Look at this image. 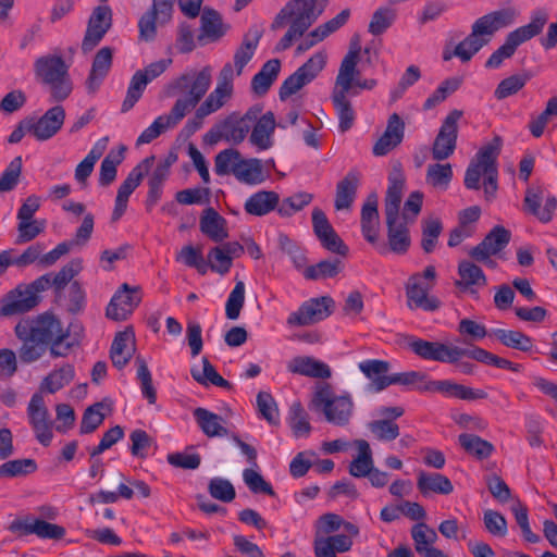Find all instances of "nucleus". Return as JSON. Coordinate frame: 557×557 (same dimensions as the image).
<instances>
[{
  "label": "nucleus",
  "mask_w": 557,
  "mask_h": 557,
  "mask_svg": "<svg viewBox=\"0 0 557 557\" xmlns=\"http://www.w3.org/2000/svg\"><path fill=\"white\" fill-rule=\"evenodd\" d=\"M14 333L22 343L18 349L20 360L26 364L38 361L48 350L52 358L66 357L74 346L69 341V331L49 312L21 320L15 325Z\"/></svg>",
  "instance_id": "nucleus-1"
},
{
  "label": "nucleus",
  "mask_w": 557,
  "mask_h": 557,
  "mask_svg": "<svg viewBox=\"0 0 557 557\" xmlns=\"http://www.w3.org/2000/svg\"><path fill=\"white\" fill-rule=\"evenodd\" d=\"M326 1L318 4V0H290L275 16L271 28L276 30L289 23V28L278 41L276 51L288 49L293 42L309 29L323 13Z\"/></svg>",
  "instance_id": "nucleus-2"
},
{
  "label": "nucleus",
  "mask_w": 557,
  "mask_h": 557,
  "mask_svg": "<svg viewBox=\"0 0 557 557\" xmlns=\"http://www.w3.org/2000/svg\"><path fill=\"white\" fill-rule=\"evenodd\" d=\"M502 149V139L496 136L492 141L480 148L470 161L465 173V186L468 189L478 190L483 177L484 197L486 201L495 198L498 185L497 158Z\"/></svg>",
  "instance_id": "nucleus-3"
},
{
  "label": "nucleus",
  "mask_w": 557,
  "mask_h": 557,
  "mask_svg": "<svg viewBox=\"0 0 557 557\" xmlns=\"http://www.w3.org/2000/svg\"><path fill=\"white\" fill-rule=\"evenodd\" d=\"M358 62L359 49H350L342 60L331 96L338 119V129L343 134L354 126L356 120L355 110L347 96L352 89L355 73H358Z\"/></svg>",
  "instance_id": "nucleus-4"
},
{
  "label": "nucleus",
  "mask_w": 557,
  "mask_h": 557,
  "mask_svg": "<svg viewBox=\"0 0 557 557\" xmlns=\"http://www.w3.org/2000/svg\"><path fill=\"white\" fill-rule=\"evenodd\" d=\"M212 83V70L205 66L200 71H189L171 82L168 86V94H181L172 110L183 120L207 94Z\"/></svg>",
  "instance_id": "nucleus-5"
},
{
  "label": "nucleus",
  "mask_w": 557,
  "mask_h": 557,
  "mask_svg": "<svg viewBox=\"0 0 557 557\" xmlns=\"http://www.w3.org/2000/svg\"><path fill=\"white\" fill-rule=\"evenodd\" d=\"M547 21V10L543 8L534 10L527 25L518 27L506 36L505 42L485 62V67L498 69L504 60L513 55L520 45L541 34Z\"/></svg>",
  "instance_id": "nucleus-6"
},
{
  "label": "nucleus",
  "mask_w": 557,
  "mask_h": 557,
  "mask_svg": "<svg viewBox=\"0 0 557 557\" xmlns=\"http://www.w3.org/2000/svg\"><path fill=\"white\" fill-rule=\"evenodd\" d=\"M36 77L49 87L55 101L65 100L72 92L73 86L69 69L60 55H42L34 63Z\"/></svg>",
  "instance_id": "nucleus-7"
},
{
  "label": "nucleus",
  "mask_w": 557,
  "mask_h": 557,
  "mask_svg": "<svg viewBox=\"0 0 557 557\" xmlns=\"http://www.w3.org/2000/svg\"><path fill=\"white\" fill-rule=\"evenodd\" d=\"M312 404L324 414L327 422L337 426L347 425L354 413V401L350 395H334L329 384L318 386Z\"/></svg>",
  "instance_id": "nucleus-8"
},
{
  "label": "nucleus",
  "mask_w": 557,
  "mask_h": 557,
  "mask_svg": "<svg viewBox=\"0 0 557 557\" xmlns=\"http://www.w3.org/2000/svg\"><path fill=\"white\" fill-rule=\"evenodd\" d=\"M327 55L325 51L315 52L306 63L289 75L281 85L280 98L285 100L304 86L311 83L325 67Z\"/></svg>",
  "instance_id": "nucleus-9"
},
{
  "label": "nucleus",
  "mask_w": 557,
  "mask_h": 557,
  "mask_svg": "<svg viewBox=\"0 0 557 557\" xmlns=\"http://www.w3.org/2000/svg\"><path fill=\"white\" fill-rule=\"evenodd\" d=\"M233 65L231 63H226L219 74L215 88L197 108L198 117H206L224 107L233 95Z\"/></svg>",
  "instance_id": "nucleus-10"
},
{
  "label": "nucleus",
  "mask_w": 557,
  "mask_h": 557,
  "mask_svg": "<svg viewBox=\"0 0 557 557\" xmlns=\"http://www.w3.org/2000/svg\"><path fill=\"white\" fill-rule=\"evenodd\" d=\"M523 209L540 222L548 223L557 209V199L542 185H531L525 190Z\"/></svg>",
  "instance_id": "nucleus-11"
},
{
  "label": "nucleus",
  "mask_w": 557,
  "mask_h": 557,
  "mask_svg": "<svg viewBox=\"0 0 557 557\" xmlns=\"http://www.w3.org/2000/svg\"><path fill=\"white\" fill-rule=\"evenodd\" d=\"M334 305V300L329 296L311 298L288 315L287 324L306 326L318 323L332 314Z\"/></svg>",
  "instance_id": "nucleus-12"
},
{
  "label": "nucleus",
  "mask_w": 557,
  "mask_h": 557,
  "mask_svg": "<svg viewBox=\"0 0 557 557\" xmlns=\"http://www.w3.org/2000/svg\"><path fill=\"white\" fill-rule=\"evenodd\" d=\"M462 111L453 110L444 119L432 146V158L436 161L448 159L455 151L458 138V121Z\"/></svg>",
  "instance_id": "nucleus-13"
},
{
  "label": "nucleus",
  "mask_w": 557,
  "mask_h": 557,
  "mask_svg": "<svg viewBox=\"0 0 557 557\" xmlns=\"http://www.w3.org/2000/svg\"><path fill=\"white\" fill-rule=\"evenodd\" d=\"M510 237L511 234L508 230L503 226H495L479 245L470 250L469 256L473 260L493 269L497 263L492 257L508 245Z\"/></svg>",
  "instance_id": "nucleus-14"
},
{
  "label": "nucleus",
  "mask_w": 557,
  "mask_h": 557,
  "mask_svg": "<svg viewBox=\"0 0 557 557\" xmlns=\"http://www.w3.org/2000/svg\"><path fill=\"white\" fill-rule=\"evenodd\" d=\"M517 14L516 9L510 7L492 11L475 20L471 32L487 45L496 32L513 24Z\"/></svg>",
  "instance_id": "nucleus-15"
},
{
  "label": "nucleus",
  "mask_w": 557,
  "mask_h": 557,
  "mask_svg": "<svg viewBox=\"0 0 557 557\" xmlns=\"http://www.w3.org/2000/svg\"><path fill=\"white\" fill-rule=\"evenodd\" d=\"M153 161V156L144 159L128 173L127 177L120 185L111 216L112 222L119 221L125 213L129 196L140 185L144 175L148 173Z\"/></svg>",
  "instance_id": "nucleus-16"
},
{
  "label": "nucleus",
  "mask_w": 557,
  "mask_h": 557,
  "mask_svg": "<svg viewBox=\"0 0 557 557\" xmlns=\"http://www.w3.org/2000/svg\"><path fill=\"white\" fill-rule=\"evenodd\" d=\"M27 417L38 442L48 446L53 437V425L49 419V412L45 404L44 396L35 393L27 406Z\"/></svg>",
  "instance_id": "nucleus-17"
},
{
  "label": "nucleus",
  "mask_w": 557,
  "mask_h": 557,
  "mask_svg": "<svg viewBox=\"0 0 557 557\" xmlns=\"http://www.w3.org/2000/svg\"><path fill=\"white\" fill-rule=\"evenodd\" d=\"M408 347L418 357L424 360L456 363L458 362V347L441 342H429L422 338H411Z\"/></svg>",
  "instance_id": "nucleus-18"
},
{
  "label": "nucleus",
  "mask_w": 557,
  "mask_h": 557,
  "mask_svg": "<svg viewBox=\"0 0 557 557\" xmlns=\"http://www.w3.org/2000/svg\"><path fill=\"white\" fill-rule=\"evenodd\" d=\"M141 301L139 288H131L126 283L113 295L106 314L114 321L126 320Z\"/></svg>",
  "instance_id": "nucleus-19"
},
{
  "label": "nucleus",
  "mask_w": 557,
  "mask_h": 557,
  "mask_svg": "<svg viewBox=\"0 0 557 557\" xmlns=\"http://www.w3.org/2000/svg\"><path fill=\"white\" fill-rule=\"evenodd\" d=\"M65 120V110L61 106L49 109L39 120L26 122L27 132L38 140H48L62 127Z\"/></svg>",
  "instance_id": "nucleus-20"
},
{
  "label": "nucleus",
  "mask_w": 557,
  "mask_h": 557,
  "mask_svg": "<svg viewBox=\"0 0 557 557\" xmlns=\"http://www.w3.org/2000/svg\"><path fill=\"white\" fill-rule=\"evenodd\" d=\"M112 24V11L108 5L97 7L88 22V27L82 44L84 51L92 50L110 29Z\"/></svg>",
  "instance_id": "nucleus-21"
},
{
  "label": "nucleus",
  "mask_w": 557,
  "mask_h": 557,
  "mask_svg": "<svg viewBox=\"0 0 557 557\" xmlns=\"http://www.w3.org/2000/svg\"><path fill=\"white\" fill-rule=\"evenodd\" d=\"M405 181L406 178L401 163L398 161L394 162L388 175V187L384 203L385 218L399 216V208L403 199Z\"/></svg>",
  "instance_id": "nucleus-22"
},
{
  "label": "nucleus",
  "mask_w": 557,
  "mask_h": 557,
  "mask_svg": "<svg viewBox=\"0 0 557 557\" xmlns=\"http://www.w3.org/2000/svg\"><path fill=\"white\" fill-rule=\"evenodd\" d=\"M259 106L250 108L243 117L236 120L232 116L225 119L219 124V136H223L227 141L240 144L250 131V122L255 121L261 113Z\"/></svg>",
  "instance_id": "nucleus-23"
},
{
  "label": "nucleus",
  "mask_w": 557,
  "mask_h": 557,
  "mask_svg": "<svg viewBox=\"0 0 557 557\" xmlns=\"http://www.w3.org/2000/svg\"><path fill=\"white\" fill-rule=\"evenodd\" d=\"M0 305V314L12 317L30 311L38 305V299L32 296L23 285H18L1 298Z\"/></svg>",
  "instance_id": "nucleus-24"
},
{
  "label": "nucleus",
  "mask_w": 557,
  "mask_h": 557,
  "mask_svg": "<svg viewBox=\"0 0 557 557\" xmlns=\"http://www.w3.org/2000/svg\"><path fill=\"white\" fill-rule=\"evenodd\" d=\"M252 127L249 141L258 150L263 151L273 147L274 145V131L276 128L275 115L272 111H268L258 116Z\"/></svg>",
  "instance_id": "nucleus-25"
},
{
  "label": "nucleus",
  "mask_w": 557,
  "mask_h": 557,
  "mask_svg": "<svg viewBox=\"0 0 557 557\" xmlns=\"http://www.w3.org/2000/svg\"><path fill=\"white\" fill-rule=\"evenodd\" d=\"M135 352V336L131 329L116 333L110 349V358L117 369L124 368Z\"/></svg>",
  "instance_id": "nucleus-26"
},
{
  "label": "nucleus",
  "mask_w": 557,
  "mask_h": 557,
  "mask_svg": "<svg viewBox=\"0 0 557 557\" xmlns=\"http://www.w3.org/2000/svg\"><path fill=\"white\" fill-rule=\"evenodd\" d=\"M352 539L346 534L329 536L315 535L313 550L315 557H337V553L349 552L352 547Z\"/></svg>",
  "instance_id": "nucleus-27"
},
{
  "label": "nucleus",
  "mask_w": 557,
  "mask_h": 557,
  "mask_svg": "<svg viewBox=\"0 0 557 557\" xmlns=\"http://www.w3.org/2000/svg\"><path fill=\"white\" fill-rule=\"evenodd\" d=\"M287 370L294 374H300L314 379H329L332 375L330 367L320 360L309 356H298L287 363Z\"/></svg>",
  "instance_id": "nucleus-28"
},
{
  "label": "nucleus",
  "mask_w": 557,
  "mask_h": 557,
  "mask_svg": "<svg viewBox=\"0 0 557 557\" xmlns=\"http://www.w3.org/2000/svg\"><path fill=\"white\" fill-rule=\"evenodd\" d=\"M12 530L20 531L22 534H36L40 539L59 540L65 534V529L61 525L36 519L34 521H16L12 524Z\"/></svg>",
  "instance_id": "nucleus-29"
},
{
  "label": "nucleus",
  "mask_w": 557,
  "mask_h": 557,
  "mask_svg": "<svg viewBox=\"0 0 557 557\" xmlns=\"http://www.w3.org/2000/svg\"><path fill=\"white\" fill-rule=\"evenodd\" d=\"M388 249L395 253L404 255L410 247V236L406 222L400 218H386Z\"/></svg>",
  "instance_id": "nucleus-30"
},
{
  "label": "nucleus",
  "mask_w": 557,
  "mask_h": 557,
  "mask_svg": "<svg viewBox=\"0 0 557 557\" xmlns=\"http://www.w3.org/2000/svg\"><path fill=\"white\" fill-rule=\"evenodd\" d=\"M380 218L377 211V197L368 198L361 210V231L367 242L374 245L379 238Z\"/></svg>",
  "instance_id": "nucleus-31"
},
{
  "label": "nucleus",
  "mask_w": 557,
  "mask_h": 557,
  "mask_svg": "<svg viewBox=\"0 0 557 557\" xmlns=\"http://www.w3.org/2000/svg\"><path fill=\"white\" fill-rule=\"evenodd\" d=\"M112 65V50L109 47L101 48L95 55L86 86L90 92H95Z\"/></svg>",
  "instance_id": "nucleus-32"
},
{
  "label": "nucleus",
  "mask_w": 557,
  "mask_h": 557,
  "mask_svg": "<svg viewBox=\"0 0 557 557\" xmlns=\"http://www.w3.org/2000/svg\"><path fill=\"white\" fill-rule=\"evenodd\" d=\"M234 176L237 181L247 185H258L267 180L263 162L257 158H242L234 169Z\"/></svg>",
  "instance_id": "nucleus-33"
},
{
  "label": "nucleus",
  "mask_w": 557,
  "mask_h": 557,
  "mask_svg": "<svg viewBox=\"0 0 557 557\" xmlns=\"http://www.w3.org/2000/svg\"><path fill=\"white\" fill-rule=\"evenodd\" d=\"M280 196L272 190H260L251 195L245 202L247 213L262 216L277 208Z\"/></svg>",
  "instance_id": "nucleus-34"
},
{
  "label": "nucleus",
  "mask_w": 557,
  "mask_h": 557,
  "mask_svg": "<svg viewBox=\"0 0 557 557\" xmlns=\"http://www.w3.org/2000/svg\"><path fill=\"white\" fill-rule=\"evenodd\" d=\"M360 371L371 381L370 389L373 392H381L387 386H382L383 381L387 382L391 380V375H387L389 370V363L383 360L369 359L358 364Z\"/></svg>",
  "instance_id": "nucleus-35"
},
{
  "label": "nucleus",
  "mask_w": 557,
  "mask_h": 557,
  "mask_svg": "<svg viewBox=\"0 0 557 557\" xmlns=\"http://www.w3.org/2000/svg\"><path fill=\"white\" fill-rule=\"evenodd\" d=\"M417 486L424 496L429 493L448 495L454 491L450 480L437 472L428 473L420 471L418 474Z\"/></svg>",
  "instance_id": "nucleus-36"
},
{
  "label": "nucleus",
  "mask_w": 557,
  "mask_h": 557,
  "mask_svg": "<svg viewBox=\"0 0 557 557\" xmlns=\"http://www.w3.org/2000/svg\"><path fill=\"white\" fill-rule=\"evenodd\" d=\"M225 225V219L212 208L205 210L200 219L201 232L215 243H221L228 237Z\"/></svg>",
  "instance_id": "nucleus-37"
},
{
  "label": "nucleus",
  "mask_w": 557,
  "mask_h": 557,
  "mask_svg": "<svg viewBox=\"0 0 557 557\" xmlns=\"http://www.w3.org/2000/svg\"><path fill=\"white\" fill-rule=\"evenodd\" d=\"M358 185L359 178L358 175L354 172H349L343 180L337 183L334 203L336 210L350 209L356 198Z\"/></svg>",
  "instance_id": "nucleus-38"
},
{
  "label": "nucleus",
  "mask_w": 557,
  "mask_h": 557,
  "mask_svg": "<svg viewBox=\"0 0 557 557\" xmlns=\"http://www.w3.org/2000/svg\"><path fill=\"white\" fill-rule=\"evenodd\" d=\"M194 417L199 428L207 436L221 437L228 435L227 429L222 423L223 419L219 414L205 408H196L194 410Z\"/></svg>",
  "instance_id": "nucleus-39"
},
{
  "label": "nucleus",
  "mask_w": 557,
  "mask_h": 557,
  "mask_svg": "<svg viewBox=\"0 0 557 557\" xmlns=\"http://www.w3.org/2000/svg\"><path fill=\"white\" fill-rule=\"evenodd\" d=\"M354 444L358 449V455L349 465V474L355 478H366L374 468L372 450L364 440H356Z\"/></svg>",
  "instance_id": "nucleus-40"
},
{
  "label": "nucleus",
  "mask_w": 557,
  "mask_h": 557,
  "mask_svg": "<svg viewBox=\"0 0 557 557\" xmlns=\"http://www.w3.org/2000/svg\"><path fill=\"white\" fill-rule=\"evenodd\" d=\"M182 119L171 109L169 114L158 116L137 138V145L149 144L165 131L175 127Z\"/></svg>",
  "instance_id": "nucleus-41"
},
{
  "label": "nucleus",
  "mask_w": 557,
  "mask_h": 557,
  "mask_svg": "<svg viewBox=\"0 0 557 557\" xmlns=\"http://www.w3.org/2000/svg\"><path fill=\"white\" fill-rule=\"evenodd\" d=\"M75 377L74 367L65 363L62 367L51 371L41 382L40 391L54 394L67 386Z\"/></svg>",
  "instance_id": "nucleus-42"
},
{
  "label": "nucleus",
  "mask_w": 557,
  "mask_h": 557,
  "mask_svg": "<svg viewBox=\"0 0 557 557\" xmlns=\"http://www.w3.org/2000/svg\"><path fill=\"white\" fill-rule=\"evenodd\" d=\"M109 138L103 137L95 143L85 159L75 169V180L85 183L94 171L96 162L102 157L107 149Z\"/></svg>",
  "instance_id": "nucleus-43"
},
{
  "label": "nucleus",
  "mask_w": 557,
  "mask_h": 557,
  "mask_svg": "<svg viewBox=\"0 0 557 557\" xmlns=\"http://www.w3.org/2000/svg\"><path fill=\"white\" fill-rule=\"evenodd\" d=\"M490 336L495 337L506 347L524 352L532 350L533 347L532 338L519 331L494 329Z\"/></svg>",
  "instance_id": "nucleus-44"
},
{
  "label": "nucleus",
  "mask_w": 557,
  "mask_h": 557,
  "mask_svg": "<svg viewBox=\"0 0 557 557\" xmlns=\"http://www.w3.org/2000/svg\"><path fill=\"white\" fill-rule=\"evenodd\" d=\"M280 69V60L271 59L267 61L252 78L251 85L255 92L264 95L276 79Z\"/></svg>",
  "instance_id": "nucleus-45"
},
{
  "label": "nucleus",
  "mask_w": 557,
  "mask_h": 557,
  "mask_svg": "<svg viewBox=\"0 0 557 557\" xmlns=\"http://www.w3.org/2000/svg\"><path fill=\"white\" fill-rule=\"evenodd\" d=\"M201 34L199 40L207 38L211 41L220 39L225 34V27L220 14L211 9H205L201 15Z\"/></svg>",
  "instance_id": "nucleus-46"
},
{
  "label": "nucleus",
  "mask_w": 557,
  "mask_h": 557,
  "mask_svg": "<svg viewBox=\"0 0 557 557\" xmlns=\"http://www.w3.org/2000/svg\"><path fill=\"white\" fill-rule=\"evenodd\" d=\"M458 442L467 454L480 460L488 458L495 449L492 443L473 434H460Z\"/></svg>",
  "instance_id": "nucleus-47"
},
{
  "label": "nucleus",
  "mask_w": 557,
  "mask_h": 557,
  "mask_svg": "<svg viewBox=\"0 0 557 557\" xmlns=\"http://www.w3.org/2000/svg\"><path fill=\"white\" fill-rule=\"evenodd\" d=\"M458 274L460 276V281H458L456 284L461 288L466 289L470 286L486 285V277L482 269L472 261H460L458 265Z\"/></svg>",
  "instance_id": "nucleus-48"
},
{
  "label": "nucleus",
  "mask_w": 557,
  "mask_h": 557,
  "mask_svg": "<svg viewBox=\"0 0 557 557\" xmlns=\"http://www.w3.org/2000/svg\"><path fill=\"white\" fill-rule=\"evenodd\" d=\"M407 304L410 309H423L425 311H435L440 308V300L430 296L425 288L412 287L406 285Z\"/></svg>",
  "instance_id": "nucleus-49"
},
{
  "label": "nucleus",
  "mask_w": 557,
  "mask_h": 557,
  "mask_svg": "<svg viewBox=\"0 0 557 557\" xmlns=\"http://www.w3.org/2000/svg\"><path fill=\"white\" fill-rule=\"evenodd\" d=\"M37 470V463L32 458H22L8 460L0 465L1 479L22 478L34 473Z\"/></svg>",
  "instance_id": "nucleus-50"
},
{
  "label": "nucleus",
  "mask_w": 557,
  "mask_h": 557,
  "mask_svg": "<svg viewBox=\"0 0 557 557\" xmlns=\"http://www.w3.org/2000/svg\"><path fill=\"white\" fill-rule=\"evenodd\" d=\"M191 376L201 385H208L210 383L225 389L232 388V384L216 372L214 367L206 357L202 358V370L193 368Z\"/></svg>",
  "instance_id": "nucleus-51"
},
{
  "label": "nucleus",
  "mask_w": 557,
  "mask_h": 557,
  "mask_svg": "<svg viewBox=\"0 0 557 557\" xmlns=\"http://www.w3.org/2000/svg\"><path fill=\"white\" fill-rule=\"evenodd\" d=\"M125 147H121L120 151H110L102 160L99 172V184L101 186H109L115 181L117 173V165L124 159Z\"/></svg>",
  "instance_id": "nucleus-52"
},
{
  "label": "nucleus",
  "mask_w": 557,
  "mask_h": 557,
  "mask_svg": "<svg viewBox=\"0 0 557 557\" xmlns=\"http://www.w3.org/2000/svg\"><path fill=\"white\" fill-rule=\"evenodd\" d=\"M453 178V169L449 163L429 164L426 169V183L438 189H447Z\"/></svg>",
  "instance_id": "nucleus-53"
},
{
  "label": "nucleus",
  "mask_w": 557,
  "mask_h": 557,
  "mask_svg": "<svg viewBox=\"0 0 557 557\" xmlns=\"http://www.w3.org/2000/svg\"><path fill=\"white\" fill-rule=\"evenodd\" d=\"M343 269V263L338 259L322 260L314 265L308 267L304 271L307 280H323L336 276Z\"/></svg>",
  "instance_id": "nucleus-54"
},
{
  "label": "nucleus",
  "mask_w": 557,
  "mask_h": 557,
  "mask_svg": "<svg viewBox=\"0 0 557 557\" xmlns=\"http://www.w3.org/2000/svg\"><path fill=\"white\" fill-rule=\"evenodd\" d=\"M411 536L414 542V548L419 555L432 549V544L437 540L436 532L423 522L412 527Z\"/></svg>",
  "instance_id": "nucleus-55"
},
{
  "label": "nucleus",
  "mask_w": 557,
  "mask_h": 557,
  "mask_svg": "<svg viewBox=\"0 0 557 557\" xmlns=\"http://www.w3.org/2000/svg\"><path fill=\"white\" fill-rule=\"evenodd\" d=\"M396 11L392 8L381 7L374 11L368 30L374 36L385 33L395 22Z\"/></svg>",
  "instance_id": "nucleus-56"
},
{
  "label": "nucleus",
  "mask_w": 557,
  "mask_h": 557,
  "mask_svg": "<svg viewBox=\"0 0 557 557\" xmlns=\"http://www.w3.org/2000/svg\"><path fill=\"white\" fill-rule=\"evenodd\" d=\"M442 231L443 225L438 218H428L422 221L421 247L425 253L434 250Z\"/></svg>",
  "instance_id": "nucleus-57"
},
{
  "label": "nucleus",
  "mask_w": 557,
  "mask_h": 557,
  "mask_svg": "<svg viewBox=\"0 0 557 557\" xmlns=\"http://www.w3.org/2000/svg\"><path fill=\"white\" fill-rule=\"evenodd\" d=\"M461 83L462 81L459 77H450L442 82L434 92L424 101L423 109L431 110L446 100L449 95L460 87Z\"/></svg>",
  "instance_id": "nucleus-58"
},
{
  "label": "nucleus",
  "mask_w": 557,
  "mask_h": 557,
  "mask_svg": "<svg viewBox=\"0 0 557 557\" xmlns=\"http://www.w3.org/2000/svg\"><path fill=\"white\" fill-rule=\"evenodd\" d=\"M260 35L256 32L253 37L246 36L234 54V65L237 75H240L245 65L252 59L259 42Z\"/></svg>",
  "instance_id": "nucleus-59"
},
{
  "label": "nucleus",
  "mask_w": 557,
  "mask_h": 557,
  "mask_svg": "<svg viewBox=\"0 0 557 557\" xmlns=\"http://www.w3.org/2000/svg\"><path fill=\"white\" fill-rule=\"evenodd\" d=\"M137 366V379L140 383L143 396L149 404L153 405L157 401V391L152 384L151 373L147 367L146 361L141 357L135 359Z\"/></svg>",
  "instance_id": "nucleus-60"
},
{
  "label": "nucleus",
  "mask_w": 557,
  "mask_h": 557,
  "mask_svg": "<svg viewBox=\"0 0 557 557\" xmlns=\"http://www.w3.org/2000/svg\"><path fill=\"white\" fill-rule=\"evenodd\" d=\"M148 84V79H146L141 73L135 72L131 78L126 97L122 103V112H127L135 106V103L141 98Z\"/></svg>",
  "instance_id": "nucleus-61"
},
{
  "label": "nucleus",
  "mask_w": 557,
  "mask_h": 557,
  "mask_svg": "<svg viewBox=\"0 0 557 557\" xmlns=\"http://www.w3.org/2000/svg\"><path fill=\"white\" fill-rule=\"evenodd\" d=\"M313 196L309 193H297L281 202L278 201L277 212L281 216H292L308 206Z\"/></svg>",
  "instance_id": "nucleus-62"
},
{
  "label": "nucleus",
  "mask_w": 557,
  "mask_h": 557,
  "mask_svg": "<svg viewBox=\"0 0 557 557\" xmlns=\"http://www.w3.org/2000/svg\"><path fill=\"white\" fill-rule=\"evenodd\" d=\"M368 428L379 441L391 442L399 436V426L392 419L371 421Z\"/></svg>",
  "instance_id": "nucleus-63"
},
{
  "label": "nucleus",
  "mask_w": 557,
  "mask_h": 557,
  "mask_svg": "<svg viewBox=\"0 0 557 557\" xmlns=\"http://www.w3.org/2000/svg\"><path fill=\"white\" fill-rule=\"evenodd\" d=\"M485 45V40L476 37L472 32L454 49V54L462 62H469Z\"/></svg>",
  "instance_id": "nucleus-64"
}]
</instances>
